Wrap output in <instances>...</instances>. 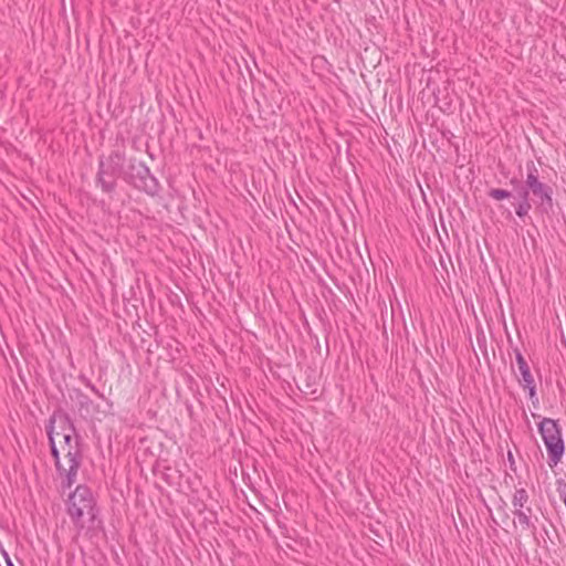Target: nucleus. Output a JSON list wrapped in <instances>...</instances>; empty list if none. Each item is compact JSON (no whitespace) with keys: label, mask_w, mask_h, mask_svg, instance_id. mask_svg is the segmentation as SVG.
<instances>
[{"label":"nucleus","mask_w":566,"mask_h":566,"mask_svg":"<svg viewBox=\"0 0 566 566\" xmlns=\"http://www.w3.org/2000/svg\"><path fill=\"white\" fill-rule=\"evenodd\" d=\"M510 184L514 192H526V197L543 210L553 206V189L549 185L539 179V172L533 161L526 164V178L522 182L517 178H512Z\"/></svg>","instance_id":"obj_1"},{"label":"nucleus","mask_w":566,"mask_h":566,"mask_svg":"<svg viewBox=\"0 0 566 566\" xmlns=\"http://www.w3.org/2000/svg\"><path fill=\"white\" fill-rule=\"evenodd\" d=\"M124 179L150 196L157 195L160 189L157 178L151 175L149 168L136 159H128Z\"/></svg>","instance_id":"obj_2"},{"label":"nucleus","mask_w":566,"mask_h":566,"mask_svg":"<svg viewBox=\"0 0 566 566\" xmlns=\"http://www.w3.org/2000/svg\"><path fill=\"white\" fill-rule=\"evenodd\" d=\"M127 161L119 151H114L99 161L98 181L104 191H112L118 177L124 178Z\"/></svg>","instance_id":"obj_3"},{"label":"nucleus","mask_w":566,"mask_h":566,"mask_svg":"<svg viewBox=\"0 0 566 566\" xmlns=\"http://www.w3.org/2000/svg\"><path fill=\"white\" fill-rule=\"evenodd\" d=\"M538 430L548 452L549 465H556L564 454V441L557 422L544 418L538 424Z\"/></svg>","instance_id":"obj_4"},{"label":"nucleus","mask_w":566,"mask_h":566,"mask_svg":"<svg viewBox=\"0 0 566 566\" xmlns=\"http://www.w3.org/2000/svg\"><path fill=\"white\" fill-rule=\"evenodd\" d=\"M73 517L81 522V526L94 527L96 522L95 501L86 486H77L73 491Z\"/></svg>","instance_id":"obj_5"},{"label":"nucleus","mask_w":566,"mask_h":566,"mask_svg":"<svg viewBox=\"0 0 566 566\" xmlns=\"http://www.w3.org/2000/svg\"><path fill=\"white\" fill-rule=\"evenodd\" d=\"M50 450L52 457L54 458L55 469L59 476L61 478V492L65 504V510L69 514H71V491L67 492V490L71 488V462L69 463L67 468L61 462L57 442L53 441V437H51Z\"/></svg>","instance_id":"obj_6"},{"label":"nucleus","mask_w":566,"mask_h":566,"mask_svg":"<svg viewBox=\"0 0 566 566\" xmlns=\"http://www.w3.org/2000/svg\"><path fill=\"white\" fill-rule=\"evenodd\" d=\"M45 429L49 442H51V437H53V441L61 443L60 438H62L66 431L71 430V418L67 413L61 411L54 412Z\"/></svg>","instance_id":"obj_7"},{"label":"nucleus","mask_w":566,"mask_h":566,"mask_svg":"<svg viewBox=\"0 0 566 566\" xmlns=\"http://www.w3.org/2000/svg\"><path fill=\"white\" fill-rule=\"evenodd\" d=\"M516 363L520 374L522 376L520 381L523 382L524 387L528 388L530 397L532 398L535 396V384L530 370V366L525 360L524 356H516Z\"/></svg>","instance_id":"obj_8"},{"label":"nucleus","mask_w":566,"mask_h":566,"mask_svg":"<svg viewBox=\"0 0 566 566\" xmlns=\"http://www.w3.org/2000/svg\"><path fill=\"white\" fill-rule=\"evenodd\" d=\"M516 198L520 200L515 212L520 218H524L528 214L530 210L532 209V200L531 198L526 197V192H515Z\"/></svg>","instance_id":"obj_9"},{"label":"nucleus","mask_w":566,"mask_h":566,"mask_svg":"<svg viewBox=\"0 0 566 566\" xmlns=\"http://www.w3.org/2000/svg\"><path fill=\"white\" fill-rule=\"evenodd\" d=\"M528 500L530 497L525 489H516L512 497L513 512L525 510V507L528 506Z\"/></svg>","instance_id":"obj_10"},{"label":"nucleus","mask_w":566,"mask_h":566,"mask_svg":"<svg viewBox=\"0 0 566 566\" xmlns=\"http://www.w3.org/2000/svg\"><path fill=\"white\" fill-rule=\"evenodd\" d=\"M515 516L518 518V523L523 530H528L532 526L531 523V514L532 507L526 506L525 510H518L517 512H513Z\"/></svg>","instance_id":"obj_11"},{"label":"nucleus","mask_w":566,"mask_h":566,"mask_svg":"<svg viewBox=\"0 0 566 566\" xmlns=\"http://www.w3.org/2000/svg\"><path fill=\"white\" fill-rule=\"evenodd\" d=\"M62 441L61 443H57V446H61L62 450L65 451V459L67 460V463L71 462V447H70V443H71V430L66 431L63 436H62Z\"/></svg>","instance_id":"obj_12"},{"label":"nucleus","mask_w":566,"mask_h":566,"mask_svg":"<svg viewBox=\"0 0 566 566\" xmlns=\"http://www.w3.org/2000/svg\"><path fill=\"white\" fill-rule=\"evenodd\" d=\"M489 196L494 200H503L512 197V192L505 189H491Z\"/></svg>","instance_id":"obj_13"},{"label":"nucleus","mask_w":566,"mask_h":566,"mask_svg":"<svg viewBox=\"0 0 566 566\" xmlns=\"http://www.w3.org/2000/svg\"><path fill=\"white\" fill-rule=\"evenodd\" d=\"M557 491H558V494H559V497L562 499V501H565V496H566V482L558 481L557 482Z\"/></svg>","instance_id":"obj_14"},{"label":"nucleus","mask_w":566,"mask_h":566,"mask_svg":"<svg viewBox=\"0 0 566 566\" xmlns=\"http://www.w3.org/2000/svg\"><path fill=\"white\" fill-rule=\"evenodd\" d=\"M3 556H4V559H6V564L7 566H14L13 562L11 560V558L9 557L8 553L3 551Z\"/></svg>","instance_id":"obj_15"},{"label":"nucleus","mask_w":566,"mask_h":566,"mask_svg":"<svg viewBox=\"0 0 566 566\" xmlns=\"http://www.w3.org/2000/svg\"><path fill=\"white\" fill-rule=\"evenodd\" d=\"M72 462H73V472H74L75 469L78 467V462L75 457H73Z\"/></svg>","instance_id":"obj_16"}]
</instances>
